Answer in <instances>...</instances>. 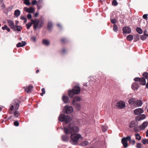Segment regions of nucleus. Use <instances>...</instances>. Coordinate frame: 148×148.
I'll list each match as a JSON object with an SVG mask.
<instances>
[{
	"label": "nucleus",
	"mask_w": 148,
	"mask_h": 148,
	"mask_svg": "<svg viewBox=\"0 0 148 148\" xmlns=\"http://www.w3.org/2000/svg\"><path fill=\"white\" fill-rule=\"evenodd\" d=\"M31 22H29L26 24V25L28 29H29L32 24H33V28L34 29H36L37 28L39 29L40 28L42 27V25L44 23V21L43 20L36 19L31 20Z\"/></svg>",
	"instance_id": "1"
},
{
	"label": "nucleus",
	"mask_w": 148,
	"mask_h": 148,
	"mask_svg": "<svg viewBox=\"0 0 148 148\" xmlns=\"http://www.w3.org/2000/svg\"><path fill=\"white\" fill-rule=\"evenodd\" d=\"M79 130V127L75 126L74 123H70L68 127H65L64 128V132L66 134L77 133Z\"/></svg>",
	"instance_id": "2"
},
{
	"label": "nucleus",
	"mask_w": 148,
	"mask_h": 148,
	"mask_svg": "<svg viewBox=\"0 0 148 148\" xmlns=\"http://www.w3.org/2000/svg\"><path fill=\"white\" fill-rule=\"evenodd\" d=\"M20 103L21 101L18 100L16 99L14 100L12 102V104H11V106L8 110V113L11 114H13L14 107H15V110H18L20 106Z\"/></svg>",
	"instance_id": "3"
},
{
	"label": "nucleus",
	"mask_w": 148,
	"mask_h": 148,
	"mask_svg": "<svg viewBox=\"0 0 148 148\" xmlns=\"http://www.w3.org/2000/svg\"><path fill=\"white\" fill-rule=\"evenodd\" d=\"M80 91V87L78 86H75L71 90L69 91L68 95L71 98H73L75 95L79 94Z\"/></svg>",
	"instance_id": "4"
},
{
	"label": "nucleus",
	"mask_w": 148,
	"mask_h": 148,
	"mask_svg": "<svg viewBox=\"0 0 148 148\" xmlns=\"http://www.w3.org/2000/svg\"><path fill=\"white\" fill-rule=\"evenodd\" d=\"M70 138V143L73 145H76L78 143L79 139L82 137L79 134H74L71 135Z\"/></svg>",
	"instance_id": "5"
},
{
	"label": "nucleus",
	"mask_w": 148,
	"mask_h": 148,
	"mask_svg": "<svg viewBox=\"0 0 148 148\" xmlns=\"http://www.w3.org/2000/svg\"><path fill=\"white\" fill-rule=\"evenodd\" d=\"M71 118L69 116L60 114L58 117V120L61 122L64 121L66 124L68 123L71 120Z\"/></svg>",
	"instance_id": "6"
},
{
	"label": "nucleus",
	"mask_w": 148,
	"mask_h": 148,
	"mask_svg": "<svg viewBox=\"0 0 148 148\" xmlns=\"http://www.w3.org/2000/svg\"><path fill=\"white\" fill-rule=\"evenodd\" d=\"M130 140V136H128L126 137H124L122 139L121 142L125 148H126L128 147V145L127 141Z\"/></svg>",
	"instance_id": "7"
},
{
	"label": "nucleus",
	"mask_w": 148,
	"mask_h": 148,
	"mask_svg": "<svg viewBox=\"0 0 148 148\" xmlns=\"http://www.w3.org/2000/svg\"><path fill=\"white\" fill-rule=\"evenodd\" d=\"M116 106L120 109H123L125 108V104L124 102L119 101L117 103Z\"/></svg>",
	"instance_id": "8"
},
{
	"label": "nucleus",
	"mask_w": 148,
	"mask_h": 148,
	"mask_svg": "<svg viewBox=\"0 0 148 148\" xmlns=\"http://www.w3.org/2000/svg\"><path fill=\"white\" fill-rule=\"evenodd\" d=\"M144 112L143 110L141 108L136 109L134 111V114L136 115H139Z\"/></svg>",
	"instance_id": "9"
},
{
	"label": "nucleus",
	"mask_w": 148,
	"mask_h": 148,
	"mask_svg": "<svg viewBox=\"0 0 148 148\" xmlns=\"http://www.w3.org/2000/svg\"><path fill=\"white\" fill-rule=\"evenodd\" d=\"M122 30L123 33L124 34H130L131 32V29L129 27H124L123 28Z\"/></svg>",
	"instance_id": "10"
},
{
	"label": "nucleus",
	"mask_w": 148,
	"mask_h": 148,
	"mask_svg": "<svg viewBox=\"0 0 148 148\" xmlns=\"http://www.w3.org/2000/svg\"><path fill=\"white\" fill-rule=\"evenodd\" d=\"M8 23V24L9 26L10 27V28L13 29V30H15V29L14 24V22L11 20H7Z\"/></svg>",
	"instance_id": "11"
},
{
	"label": "nucleus",
	"mask_w": 148,
	"mask_h": 148,
	"mask_svg": "<svg viewBox=\"0 0 148 148\" xmlns=\"http://www.w3.org/2000/svg\"><path fill=\"white\" fill-rule=\"evenodd\" d=\"M145 115L144 114H143L137 116L135 118V119L136 121H140L145 119Z\"/></svg>",
	"instance_id": "12"
},
{
	"label": "nucleus",
	"mask_w": 148,
	"mask_h": 148,
	"mask_svg": "<svg viewBox=\"0 0 148 148\" xmlns=\"http://www.w3.org/2000/svg\"><path fill=\"white\" fill-rule=\"evenodd\" d=\"M24 10L27 12L29 13H34V10L33 9L32 7H30L29 8H28L27 7L24 8Z\"/></svg>",
	"instance_id": "13"
},
{
	"label": "nucleus",
	"mask_w": 148,
	"mask_h": 148,
	"mask_svg": "<svg viewBox=\"0 0 148 148\" xmlns=\"http://www.w3.org/2000/svg\"><path fill=\"white\" fill-rule=\"evenodd\" d=\"M131 87L133 90H137L139 88V86L138 83L134 82L132 84Z\"/></svg>",
	"instance_id": "14"
},
{
	"label": "nucleus",
	"mask_w": 148,
	"mask_h": 148,
	"mask_svg": "<svg viewBox=\"0 0 148 148\" xmlns=\"http://www.w3.org/2000/svg\"><path fill=\"white\" fill-rule=\"evenodd\" d=\"M66 107H65V108H66ZM65 109H66V114L71 113L73 111V108L71 107H67V106H66V108Z\"/></svg>",
	"instance_id": "15"
},
{
	"label": "nucleus",
	"mask_w": 148,
	"mask_h": 148,
	"mask_svg": "<svg viewBox=\"0 0 148 148\" xmlns=\"http://www.w3.org/2000/svg\"><path fill=\"white\" fill-rule=\"evenodd\" d=\"M3 1V0H0V5L2 10H3V12H4V11L5 8V5Z\"/></svg>",
	"instance_id": "16"
},
{
	"label": "nucleus",
	"mask_w": 148,
	"mask_h": 148,
	"mask_svg": "<svg viewBox=\"0 0 148 148\" xmlns=\"http://www.w3.org/2000/svg\"><path fill=\"white\" fill-rule=\"evenodd\" d=\"M143 104V102L140 100H138L135 101L134 105H136L137 107H140Z\"/></svg>",
	"instance_id": "17"
},
{
	"label": "nucleus",
	"mask_w": 148,
	"mask_h": 148,
	"mask_svg": "<svg viewBox=\"0 0 148 148\" xmlns=\"http://www.w3.org/2000/svg\"><path fill=\"white\" fill-rule=\"evenodd\" d=\"M148 124V122L147 121L144 122L140 126V129L142 130H144L147 126Z\"/></svg>",
	"instance_id": "18"
},
{
	"label": "nucleus",
	"mask_w": 148,
	"mask_h": 148,
	"mask_svg": "<svg viewBox=\"0 0 148 148\" xmlns=\"http://www.w3.org/2000/svg\"><path fill=\"white\" fill-rule=\"evenodd\" d=\"M72 104L75 107L77 110H79L80 109V105L79 103L74 102H72Z\"/></svg>",
	"instance_id": "19"
},
{
	"label": "nucleus",
	"mask_w": 148,
	"mask_h": 148,
	"mask_svg": "<svg viewBox=\"0 0 148 148\" xmlns=\"http://www.w3.org/2000/svg\"><path fill=\"white\" fill-rule=\"evenodd\" d=\"M139 83L140 85H145L146 84V80L145 79L144 77L140 78Z\"/></svg>",
	"instance_id": "20"
},
{
	"label": "nucleus",
	"mask_w": 148,
	"mask_h": 148,
	"mask_svg": "<svg viewBox=\"0 0 148 148\" xmlns=\"http://www.w3.org/2000/svg\"><path fill=\"white\" fill-rule=\"evenodd\" d=\"M62 99L64 102L65 103L68 102L69 101V97L65 95H63L62 97Z\"/></svg>",
	"instance_id": "21"
},
{
	"label": "nucleus",
	"mask_w": 148,
	"mask_h": 148,
	"mask_svg": "<svg viewBox=\"0 0 148 148\" xmlns=\"http://www.w3.org/2000/svg\"><path fill=\"white\" fill-rule=\"evenodd\" d=\"M26 44V42L24 41H22L21 42H19L16 45V47H22L25 46Z\"/></svg>",
	"instance_id": "22"
},
{
	"label": "nucleus",
	"mask_w": 148,
	"mask_h": 148,
	"mask_svg": "<svg viewBox=\"0 0 148 148\" xmlns=\"http://www.w3.org/2000/svg\"><path fill=\"white\" fill-rule=\"evenodd\" d=\"M33 88V86L32 85H30L27 87L25 88V90L27 92H29L31 91Z\"/></svg>",
	"instance_id": "23"
},
{
	"label": "nucleus",
	"mask_w": 148,
	"mask_h": 148,
	"mask_svg": "<svg viewBox=\"0 0 148 148\" xmlns=\"http://www.w3.org/2000/svg\"><path fill=\"white\" fill-rule=\"evenodd\" d=\"M137 125L138 123L136 121H133L130 123L129 127L130 128H132L137 126Z\"/></svg>",
	"instance_id": "24"
},
{
	"label": "nucleus",
	"mask_w": 148,
	"mask_h": 148,
	"mask_svg": "<svg viewBox=\"0 0 148 148\" xmlns=\"http://www.w3.org/2000/svg\"><path fill=\"white\" fill-rule=\"evenodd\" d=\"M69 138V136L66 135H63L62 136V139L64 141H67Z\"/></svg>",
	"instance_id": "25"
},
{
	"label": "nucleus",
	"mask_w": 148,
	"mask_h": 148,
	"mask_svg": "<svg viewBox=\"0 0 148 148\" xmlns=\"http://www.w3.org/2000/svg\"><path fill=\"white\" fill-rule=\"evenodd\" d=\"M21 14L20 11L19 10H15L14 12V15L16 17H18Z\"/></svg>",
	"instance_id": "26"
},
{
	"label": "nucleus",
	"mask_w": 148,
	"mask_h": 148,
	"mask_svg": "<svg viewBox=\"0 0 148 148\" xmlns=\"http://www.w3.org/2000/svg\"><path fill=\"white\" fill-rule=\"evenodd\" d=\"M81 98L78 96H76L73 99V102H77L81 100Z\"/></svg>",
	"instance_id": "27"
},
{
	"label": "nucleus",
	"mask_w": 148,
	"mask_h": 148,
	"mask_svg": "<svg viewBox=\"0 0 148 148\" xmlns=\"http://www.w3.org/2000/svg\"><path fill=\"white\" fill-rule=\"evenodd\" d=\"M15 30H14V31H20L22 29V27L21 26H16L15 27Z\"/></svg>",
	"instance_id": "28"
},
{
	"label": "nucleus",
	"mask_w": 148,
	"mask_h": 148,
	"mask_svg": "<svg viewBox=\"0 0 148 148\" xmlns=\"http://www.w3.org/2000/svg\"><path fill=\"white\" fill-rule=\"evenodd\" d=\"M43 43L47 46H48L49 45V41L46 39H44L42 40Z\"/></svg>",
	"instance_id": "29"
},
{
	"label": "nucleus",
	"mask_w": 148,
	"mask_h": 148,
	"mask_svg": "<svg viewBox=\"0 0 148 148\" xmlns=\"http://www.w3.org/2000/svg\"><path fill=\"white\" fill-rule=\"evenodd\" d=\"M15 111L14 112V116L16 117H18L20 115V113L18 111H17V110H15Z\"/></svg>",
	"instance_id": "30"
},
{
	"label": "nucleus",
	"mask_w": 148,
	"mask_h": 148,
	"mask_svg": "<svg viewBox=\"0 0 148 148\" xmlns=\"http://www.w3.org/2000/svg\"><path fill=\"white\" fill-rule=\"evenodd\" d=\"M89 143L88 141H85L82 142L81 143V145L83 147H85L87 146Z\"/></svg>",
	"instance_id": "31"
},
{
	"label": "nucleus",
	"mask_w": 148,
	"mask_h": 148,
	"mask_svg": "<svg viewBox=\"0 0 148 148\" xmlns=\"http://www.w3.org/2000/svg\"><path fill=\"white\" fill-rule=\"evenodd\" d=\"M135 135L136 139L137 140H140L141 139V137L139 134H135Z\"/></svg>",
	"instance_id": "32"
},
{
	"label": "nucleus",
	"mask_w": 148,
	"mask_h": 148,
	"mask_svg": "<svg viewBox=\"0 0 148 148\" xmlns=\"http://www.w3.org/2000/svg\"><path fill=\"white\" fill-rule=\"evenodd\" d=\"M136 31L139 34H141L143 33L142 29L139 27H137L136 28Z\"/></svg>",
	"instance_id": "33"
},
{
	"label": "nucleus",
	"mask_w": 148,
	"mask_h": 148,
	"mask_svg": "<svg viewBox=\"0 0 148 148\" xmlns=\"http://www.w3.org/2000/svg\"><path fill=\"white\" fill-rule=\"evenodd\" d=\"M126 39L129 41H131L133 40V36L131 35H129L127 37Z\"/></svg>",
	"instance_id": "34"
},
{
	"label": "nucleus",
	"mask_w": 148,
	"mask_h": 148,
	"mask_svg": "<svg viewBox=\"0 0 148 148\" xmlns=\"http://www.w3.org/2000/svg\"><path fill=\"white\" fill-rule=\"evenodd\" d=\"M108 129V127L106 126H101V129L103 132H106Z\"/></svg>",
	"instance_id": "35"
},
{
	"label": "nucleus",
	"mask_w": 148,
	"mask_h": 148,
	"mask_svg": "<svg viewBox=\"0 0 148 148\" xmlns=\"http://www.w3.org/2000/svg\"><path fill=\"white\" fill-rule=\"evenodd\" d=\"M52 26H53V24L51 22H49L48 23V25H47V28H48V29H49V30H50L51 29V28L52 27Z\"/></svg>",
	"instance_id": "36"
},
{
	"label": "nucleus",
	"mask_w": 148,
	"mask_h": 148,
	"mask_svg": "<svg viewBox=\"0 0 148 148\" xmlns=\"http://www.w3.org/2000/svg\"><path fill=\"white\" fill-rule=\"evenodd\" d=\"M118 28L117 25L114 24V25H113V30L114 32H116L118 31Z\"/></svg>",
	"instance_id": "37"
},
{
	"label": "nucleus",
	"mask_w": 148,
	"mask_h": 148,
	"mask_svg": "<svg viewBox=\"0 0 148 148\" xmlns=\"http://www.w3.org/2000/svg\"><path fill=\"white\" fill-rule=\"evenodd\" d=\"M131 136H130V140H129V141L132 145H134L135 143V141L134 139H131Z\"/></svg>",
	"instance_id": "38"
},
{
	"label": "nucleus",
	"mask_w": 148,
	"mask_h": 148,
	"mask_svg": "<svg viewBox=\"0 0 148 148\" xmlns=\"http://www.w3.org/2000/svg\"><path fill=\"white\" fill-rule=\"evenodd\" d=\"M143 77L148 79V73L145 72L143 74Z\"/></svg>",
	"instance_id": "39"
},
{
	"label": "nucleus",
	"mask_w": 148,
	"mask_h": 148,
	"mask_svg": "<svg viewBox=\"0 0 148 148\" xmlns=\"http://www.w3.org/2000/svg\"><path fill=\"white\" fill-rule=\"evenodd\" d=\"M135 101L134 99H130L129 100V103L131 105L135 104Z\"/></svg>",
	"instance_id": "40"
},
{
	"label": "nucleus",
	"mask_w": 148,
	"mask_h": 148,
	"mask_svg": "<svg viewBox=\"0 0 148 148\" xmlns=\"http://www.w3.org/2000/svg\"><path fill=\"white\" fill-rule=\"evenodd\" d=\"M141 129L140 127L138 126L135 127L134 129V131L135 132L139 131Z\"/></svg>",
	"instance_id": "41"
},
{
	"label": "nucleus",
	"mask_w": 148,
	"mask_h": 148,
	"mask_svg": "<svg viewBox=\"0 0 148 148\" xmlns=\"http://www.w3.org/2000/svg\"><path fill=\"white\" fill-rule=\"evenodd\" d=\"M24 3L27 5H29L31 4L29 0H25Z\"/></svg>",
	"instance_id": "42"
},
{
	"label": "nucleus",
	"mask_w": 148,
	"mask_h": 148,
	"mask_svg": "<svg viewBox=\"0 0 148 148\" xmlns=\"http://www.w3.org/2000/svg\"><path fill=\"white\" fill-rule=\"evenodd\" d=\"M118 4V3L117 2L116 0H114L112 2V5L114 6H116Z\"/></svg>",
	"instance_id": "43"
},
{
	"label": "nucleus",
	"mask_w": 148,
	"mask_h": 148,
	"mask_svg": "<svg viewBox=\"0 0 148 148\" xmlns=\"http://www.w3.org/2000/svg\"><path fill=\"white\" fill-rule=\"evenodd\" d=\"M147 36L145 35H142L140 36V38L142 40H144L146 39Z\"/></svg>",
	"instance_id": "44"
},
{
	"label": "nucleus",
	"mask_w": 148,
	"mask_h": 148,
	"mask_svg": "<svg viewBox=\"0 0 148 148\" xmlns=\"http://www.w3.org/2000/svg\"><path fill=\"white\" fill-rule=\"evenodd\" d=\"M144 35L146 36H148V29H145L144 32Z\"/></svg>",
	"instance_id": "45"
},
{
	"label": "nucleus",
	"mask_w": 148,
	"mask_h": 148,
	"mask_svg": "<svg viewBox=\"0 0 148 148\" xmlns=\"http://www.w3.org/2000/svg\"><path fill=\"white\" fill-rule=\"evenodd\" d=\"M41 91L42 92L41 93L40 95L41 96H42L45 93V88H42L41 89Z\"/></svg>",
	"instance_id": "46"
},
{
	"label": "nucleus",
	"mask_w": 148,
	"mask_h": 148,
	"mask_svg": "<svg viewBox=\"0 0 148 148\" xmlns=\"http://www.w3.org/2000/svg\"><path fill=\"white\" fill-rule=\"evenodd\" d=\"M60 40L62 43L64 44L66 42V39L64 38H62Z\"/></svg>",
	"instance_id": "47"
},
{
	"label": "nucleus",
	"mask_w": 148,
	"mask_h": 148,
	"mask_svg": "<svg viewBox=\"0 0 148 148\" xmlns=\"http://www.w3.org/2000/svg\"><path fill=\"white\" fill-rule=\"evenodd\" d=\"M136 147L137 148H142L141 144L140 143H138L136 145Z\"/></svg>",
	"instance_id": "48"
},
{
	"label": "nucleus",
	"mask_w": 148,
	"mask_h": 148,
	"mask_svg": "<svg viewBox=\"0 0 148 148\" xmlns=\"http://www.w3.org/2000/svg\"><path fill=\"white\" fill-rule=\"evenodd\" d=\"M43 5L38 4L37 5V9L38 10H39L40 8H42V7Z\"/></svg>",
	"instance_id": "49"
},
{
	"label": "nucleus",
	"mask_w": 148,
	"mask_h": 148,
	"mask_svg": "<svg viewBox=\"0 0 148 148\" xmlns=\"http://www.w3.org/2000/svg\"><path fill=\"white\" fill-rule=\"evenodd\" d=\"M111 23L113 24H115L116 23V21L115 19H110Z\"/></svg>",
	"instance_id": "50"
},
{
	"label": "nucleus",
	"mask_w": 148,
	"mask_h": 148,
	"mask_svg": "<svg viewBox=\"0 0 148 148\" xmlns=\"http://www.w3.org/2000/svg\"><path fill=\"white\" fill-rule=\"evenodd\" d=\"M142 141L143 144L145 145L146 143H147V139H143L142 140Z\"/></svg>",
	"instance_id": "51"
},
{
	"label": "nucleus",
	"mask_w": 148,
	"mask_h": 148,
	"mask_svg": "<svg viewBox=\"0 0 148 148\" xmlns=\"http://www.w3.org/2000/svg\"><path fill=\"white\" fill-rule=\"evenodd\" d=\"M14 125L16 126H18L19 125V123L17 121H16L14 122Z\"/></svg>",
	"instance_id": "52"
},
{
	"label": "nucleus",
	"mask_w": 148,
	"mask_h": 148,
	"mask_svg": "<svg viewBox=\"0 0 148 148\" xmlns=\"http://www.w3.org/2000/svg\"><path fill=\"white\" fill-rule=\"evenodd\" d=\"M31 39L34 42H36V38L35 36H32L31 38Z\"/></svg>",
	"instance_id": "53"
},
{
	"label": "nucleus",
	"mask_w": 148,
	"mask_h": 148,
	"mask_svg": "<svg viewBox=\"0 0 148 148\" xmlns=\"http://www.w3.org/2000/svg\"><path fill=\"white\" fill-rule=\"evenodd\" d=\"M140 78H139L138 77H136L134 78V80L136 82H139L140 81Z\"/></svg>",
	"instance_id": "54"
},
{
	"label": "nucleus",
	"mask_w": 148,
	"mask_h": 148,
	"mask_svg": "<svg viewBox=\"0 0 148 148\" xmlns=\"http://www.w3.org/2000/svg\"><path fill=\"white\" fill-rule=\"evenodd\" d=\"M147 16L148 14H145L143 15V17L144 19L147 20Z\"/></svg>",
	"instance_id": "55"
},
{
	"label": "nucleus",
	"mask_w": 148,
	"mask_h": 148,
	"mask_svg": "<svg viewBox=\"0 0 148 148\" xmlns=\"http://www.w3.org/2000/svg\"><path fill=\"white\" fill-rule=\"evenodd\" d=\"M43 5V1L42 0H39L38 3V4Z\"/></svg>",
	"instance_id": "56"
},
{
	"label": "nucleus",
	"mask_w": 148,
	"mask_h": 148,
	"mask_svg": "<svg viewBox=\"0 0 148 148\" xmlns=\"http://www.w3.org/2000/svg\"><path fill=\"white\" fill-rule=\"evenodd\" d=\"M32 17V15L31 14H29L27 15V18L28 19H30Z\"/></svg>",
	"instance_id": "57"
},
{
	"label": "nucleus",
	"mask_w": 148,
	"mask_h": 148,
	"mask_svg": "<svg viewBox=\"0 0 148 148\" xmlns=\"http://www.w3.org/2000/svg\"><path fill=\"white\" fill-rule=\"evenodd\" d=\"M13 8V6H11L10 7H9L8 8V11H11V10Z\"/></svg>",
	"instance_id": "58"
},
{
	"label": "nucleus",
	"mask_w": 148,
	"mask_h": 148,
	"mask_svg": "<svg viewBox=\"0 0 148 148\" xmlns=\"http://www.w3.org/2000/svg\"><path fill=\"white\" fill-rule=\"evenodd\" d=\"M37 3V2L36 0H34L32 1V4L33 5H35Z\"/></svg>",
	"instance_id": "59"
},
{
	"label": "nucleus",
	"mask_w": 148,
	"mask_h": 148,
	"mask_svg": "<svg viewBox=\"0 0 148 148\" xmlns=\"http://www.w3.org/2000/svg\"><path fill=\"white\" fill-rule=\"evenodd\" d=\"M4 26L6 27L5 29H6L8 32H10V29L9 28H8L7 26L6 25H5Z\"/></svg>",
	"instance_id": "60"
},
{
	"label": "nucleus",
	"mask_w": 148,
	"mask_h": 148,
	"mask_svg": "<svg viewBox=\"0 0 148 148\" xmlns=\"http://www.w3.org/2000/svg\"><path fill=\"white\" fill-rule=\"evenodd\" d=\"M66 51V50L64 48H63L61 51V52L63 53H64Z\"/></svg>",
	"instance_id": "61"
},
{
	"label": "nucleus",
	"mask_w": 148,
	"mask_h": 148,
	"mask_svg": "<svg viewBox=\"0 0 148 148\" xmlns=\"http://www.w3.org/2000/svg\"><path fill=\"white\" fill-rule=\"evenodd\" d=\"M39 15V12H36L34 14V16L35 17H37Z\"/></svg>",
	"instance_id": "62"
},
{
	"label": "nucleus",
	"mask_w": 148,
	"mask_h": 148,
	"mask_svg": "<svg viewBox=\"0 0 148 148\" xmlns=\"http://www.w3.org/2000/svg\"><path fill=\"white\" fill-rule=\"evenodd\" d=\"M139 35L138 34H137L134 37V39H135V38H136V39L137 40H138L139 39Z\"/></svg>",
	"instance_id": "63"
},
{
	"label": "nucleus",
	"mask_w": 148,
	"mask_h": 148,
	"mask_svg": "<svg viewBox=\"0 0 148 148\" xmlns=\"http://www.w3.org/2000/svg\"><path fill=\"white\" fill-rule=\"evenodd\" d=\"M26 18L23 16H21L20 17V18L22 20H24Z\"/></svg>",
	"instance_id": "64"
}]
</instances>
